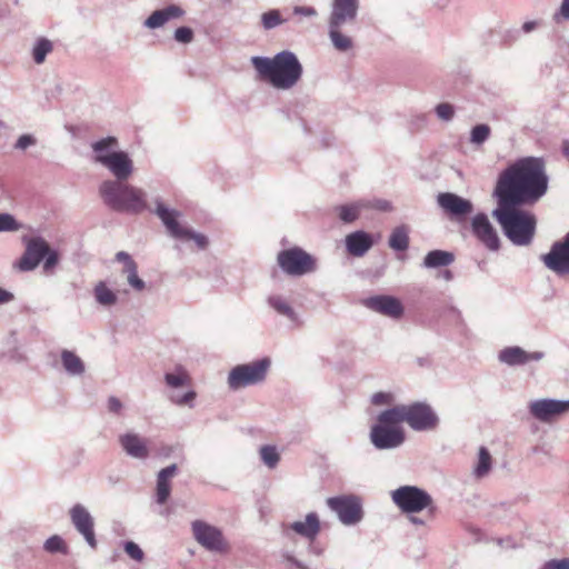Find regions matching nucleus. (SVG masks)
<instances>
[{
	"label": "nucleus",
	"instance_id": "obj_39",
	"mask_svg": "<svg viewBox=\"0 0 569 569\" xmlns=\"http://www.w3.org/2000/svg\"><path fill=\"white\" fill-rule=\"evenodd\" d=\"M164 381L171 388H180L189 383L190 377L182 367H178L174 372L164 375Z\"/></svg>",
	"mask_w": 569,
	"mask_h": 569
},
{
	"label": "nucleus",
	"instance_id": "obj_8",
	"mask_svg": "<svg viewBox=\"0 0 569 569\" xmlns=\"http://www.w3.org/2000/svg\"><path fill=\"white\" fill-rule=\"evenodd\" d=\"M393 503L407 515L418 513L428 509L430 516L435 512L433 499L423 489L416 486H401L391 491Z\"/></svg>",
	"mask_w": 569,
	"mask_h": 569
},
{
	"label": "nucleus",
	"instance_id": "obj_19",
	"mask_svg": "<svg viewBox=\"0 0 569 569\" xmlns=\"http://www.w3.org/2000/svg\"><path fill=\"white\" fill-rule=\"evenodd\" d=\"M437 202L446 213L457 219L466 218L473 211V204L470 200L452 192L439 193Z\"/></svg>",
	"mask_w": 569,
	"mask_h": 569
},
{
	"label": "nucleus",
	"instance_id": "obj_20",
	"mask_svg": "<svg viewBox=\"0 0 569 569\" xmlns=\"http://www.w3.org/2000/svg\"><path fill=\"white\" fill-rule=\"evenodd\" d=\"M101 164L114 176L113 181H127L133 172V162L124 151H112L101 159Z\"/></svg>",
	"mask_w": 569,
	"mask_h": 569
},
{
	"label": "nucleus",
	"instance_id": "obj_7",
	"mask_svg": "<svg viewBox=\"0 0 569 569\" xmlns=\"http://www.w3.org/2000/svg\"><path fill=\"white\" fill-rule=\"evenodd\" d=\"M388 413H390V409L380 412L377 417V423L370 430V441L379 450L398 448L406 439L398 419L388 417Z\"/></svg>",
	"mask_w": 569,
	"mask_h": 569
},
{
	"label": "nucleus",
	"instance_id": "obj_24",
	"mask_svg": "<svg viewBox=\"0 0 569 569\" xmlns=\"http://www.w3.org/2000/svg\"><path fill=\"white\" fill-rule=\"evenodd\" d=\"M186 11L179 4H169L162 9L154 10L144 21L143 27L149 30L162 28L172 20L181 19Z\"/></svg>",
	"mask_w": 569,
	"mask_h": 569
},
{
	"label": "nucleus",
	"instance_id": "obj_14",
	"mask_svg": "<svg viewBox=\"0 0 569 569\" xmlns=\"http://www.w3.org/2000/svg\"><path fill=\"white\" fill-rule=\"evenodd\" d=\"M69 516L77 532L83 537L91 549H97L98 541L94 532V518L90 511L83 505L76 503L69 510Z\"/></svg>",
	"mask_w": 569,
	"mask_h": 569
},
{
	"label": "nucleus",
	"instance_id": "obj_18",
	"mask_svg": "<svg viewBox=\"0 0 569 569\" xmlns=\"http://www.w3.org/2000/svg\"><path fill=\"white\" fill-rule=\"evenodd\" d=\"M471 231L488 250L498 251L500 249L498 232L486 213L480 212L473 216L471 219Z\"/></svg>",
	"mask_w": 569,
	"mask_h": 569
},
{
	"label": "nucleus",
	"instance_id": "obj_43",
	"mask_svg": "<svg viewBox=\"0 0 569 569\" xmlns=\"http://www.w3.org/2000/svg\"><path fill=\"white\" fill-rule=\"evenodd\" d=\"M173 38L179 43L188 44L193 41L194 33L189 27H179L174 30Z\"/></svg>",
	"mask_w": 569,
	"mask_h": 569
},
{
	"label": "nucleus",
	"instance_id": "obj_51",
	"mask_svg": "<svg viewBox=\"0 0 569 569\" xmlns=\"http://www.w3.org/2000/svg\"><path fill=\"white\" fill-rule=\"evenodd\" d=\"M107 408L109 412L120 415L123 409V405L119 398L111 396L108 398Z\"/></svg>",
	"mask_w": 569,
	"mask_h": 569
},
{
	"label": "nucleus",
	"instance_id": "obj_33",
	"mask_svg": "<svg viewBox=\"0 0 569 569\" xmlns=\"http://www.w3.org/2000/svg\"><path fill=\"white\" fill-rule=\"evenodd\" d=\"M268 305L279 315L288 318L291 321L297 319V313L290 303L279 295H272L268 297Z\"/></svg>",
	"mask_w": 569,
	"mask_h": 569
},
{
	"label": "nucleus",
	"instance_id": "obj_38",
	"mask_svg": "<svg viewBox=\"0 0 569 569\" xmlns=\"http://www.w3.org/2000/svg\"><path fill=\"white\" fill-rule=\"evenodd\" d=\"M53 44L47 38H40L36 41L32 48V58L37 64H42L46 60V57L52 52Z\"/></svg>",
	"mask_w": 569,
	"mask_h": 569
},
{
	"label": "nucleus",
	"instance_id": "obj_53",
	"mask_svg": "<svg viewBox=\"0 0 569 569\" xmlns=\"http://www.w3.org/2000/svg\"><path fill=\"white\" fill-rule=\"evenodd\" d=\"M542 569H569V559L547 561Z\"/></svg>",
	"mask_w": 569,
	"mask_h": 569
},
{
	"label": "nucleus",
	"instance_id": "obj_59",
	"mask_svg": "<svg viewBox=\"0 0 569 569\" xmlns=\"http://www.w3.org/2000/svg\"><path fill=\"white\" fill-rule=\"evenodd\" d=\"M527 357H528V362L529 361H539L543 358V352L541 351H535V352H527Z\"/></svg>",
	"mask_w": 569,
	"mask_h": 569
},
{
	"label": "nucleus",
	"instance_id": "obj_32",
	"mask_svg": "<svg viewBox=\"0 0 569 569\" xmlns=\"http://www.w3.org/2000/svg\"><path fill=\"white\" fill-rule=\"evenodd\" d=\"M93 296L96 301L102 307H112L118 302V296L114 291L107 287L106 282L99 281L94 289Z\"/></svg>",
	"mask_w": 569,
	"mask_h": 569
},
{
	"label": "nucleus",
	"instance_id": "obj_26",
	"mask_svg": "<svg viewBox=\"0 0 569 569\" xmlns=\"http://www.w3.org/2000/svg\"><path fill=\"white\" fill-rule=\"evenodd\" d=\"M372 244L371 236L365 231H355L346 237V248L353 257H362Z\"/></svg>",
	"mask_w": 569,
	"mask_h": 569
},
{
	"label": "nucleus",
	"instance_id": "obj_9",
	"mask_svg": "<svg viewBox=\"0 0 569 569\" xmlns=\"http://www.w3.org/2000/svg\"><path fill=\"white\" fill-rule=\"evenodd\" d=\"M154 213L164 224L171 237L182 240H193L199 249H204L208 246L206 236L182 227L178 221L181 213L166 207L160 199H156Z\"/></svg>",
	"mask_w": 569,
	"mask_h": 569
},
{
	"label": "nucleus",
	"instance_id": "obj_29",
	"mask_svg": "<svg viewBox=\"0 0 569 569\" xmlns=\"http://www.w3.org/2000/svg\"><path fill=\"white\" fill-rule=\"evenodd\" d=\"M498 359L510 367L522 366L528 362L527 351L517 346L502 349L498 355Z\"/></svg>",
	"mask_w": 569,
	"mask_h": 569
},
{
	"label": "nucleus",
	"instance_id": "obj_28",
	"mask_svg": "<svg viewBox=\"0 0 569 569\" xmlns=\"http://www.w3.org/2000/svg\"><path fill=\"white\" fill-rule=\"evenodd\" d=\"M60 358L62 367L69 376L79 377L84 373L86 365L73 351L63 349Z\"/></svg>",
	"mask_w": 569,
	"mask_h": 569
},
{
	"label": "nucleus",
	"instance_id": "obj_25",
	"mask_svg": "<svg viewBox=\"0 0 569 569\" xmlns=\"http://www.w3.org/2000/svg\"><path fill=\"white\" fill-rule=\"evenodd\" d=\"M116 260L123 262L122 273L127 276L129 286L136 291H142L146 288V282L138 276V264L126 251H119L116 254Z\"/></svg>",
	"mask_w": 569,
	"mask_h": 569
},
{
	"label": "nucleus",
	"instance_id": "obj_49",
	"mask_svg": "<svg viewBox=\"0 0 569 569\" xmlns=\"http://www.w3.org/2000/svg\"><path fill=\"white\" fill-rule=\"evenodd\" d=\"M371 401L376 406L391 405L393 402V396L389 392H377L372 396Z\"/></svg>",
	"mask_w": 569,
	"mask_h": 569
},
{
	"label": "nucleus",
	"instance_id": "obj_31",
	"mask_svg": "<svg viewBox=\"0 0 569 569\" xmlns=\"http://www.w3.org/2000/svg\"><path fill=\"white\" fill-rule=\"evenodd\" d=\"M368 206L369 201L360 200L355 203L339 206L336 208V210L341 221L350 223L358 219L360 211Z\"/></svg>",
	"mask_w": 569,
	"mask_h": 569
},
{
	"label": "nucleus",
	"instance_id": "obj_37",
	"mask_svg": "<svg viewBox=\"0 0 569 569\" xmlns=\"http://www.w3.org/2000/svg\"><path fill=\"white\" fill-rule=\"evenodd\" d=\"M259 456L262 463L269 469H274L280 461V453L278 448L273 445L261 446L259 449Z\"/></svg>",
	"mask_w": 569,
	"mask_h": 569
},
{
	"label": "nucleus",
	"instance_id": "obj_44",
	"mask_svg": "<svg viewBox=\"0 0 569 569\" xmlns=\"http://www.w3.org/2000/svg\"><path fill=\"white\" fill-rule=\"evenodd\" d=\"M19 228L20 224L12 214L0 212V232L17 231Z\"/></svg>",
	"mask_w": 569,
	"mask_h": 569
},
{
	"label": "nucleus",
	"instance_id": "obj_62",
	"mask_svg": "<svg viewBox=\"0 0 569 569\" xmlns=\"http://www.w3.org/2000/svg\"><path fill=\"white\" fill-rule=\"evenodd\" d=\"M286 559H287L289 562H291L292 565L295 563V560H297V559H296L293 556H291V555H287V556H286Z\"/></svg>",
	"mask_w": 569,
	"mask_h": 569
},
{
	"label": "nucleus",
	"instance_id": "obj_1",
	"mask_svg": "<svg viewBox=\"0 0 569 569\" xmlns=\"http://www.w3.org/2000/svg\"><path fill=\"white\" fill-rule=\"evenodd\" d=\"M547 189L545 161L527 157L517 160L499 174L492 197L496 200L529 204L538 201Z\"/></svg>",
	"mask_w": 569,
	"mask_h": 569
},
{
	"label": "nucleus",
	"instance_id": "obj_12",
	"mask_svg": "<svg viewBox=\"0 0 569 569\" xmlns=\"http://www.w3.org/2000/svg\"><path fill=\"white\" fill-rule=\"evenodd\" d=\"M270 360L264 358L250 363L236 366L228 376V386L232 390L260 383L264 380Z\"/></svg>",
	"mask_w": 569,
	"mask_h": 569
},
{
	"label": "nucleus",
	"instance_id": "obj_22",
	"mask_svg": "<svg viewBox=\"0 0 569 569\" xmlns=\"http://www.w3.org/2000/svg\"><path fill=\"white\" fill-rule=\"evenodd\" d=\"M321 529L319 517L316 512H310L306 516L305 520H298L283 527V533L290 537V531L298 536L313 541L319 535Z\"/></svg>",
	"mask_w": 569,
	"mask_h": 569
},
{
	"label": "nucleus",
	"instance_id": "obj_41",
	"mask_svg": "<svg viewBox=\"0 0 569 569\" xmlns=\"http://www.w3.org/2000/svg\"><path fill=\"white\" fill-rule=\"evenodd\" d=\"M491 129L488 124H477L471 129L470 142L473 144H482L490 137Z\"/></svg>",
	"mask_w": 569,
	"mask_h": 569
},
{
	"label": "nucleus",
	"instance_id": "obj_40",
	"mask_svg": "<svg viewBox=\"0 0 569 569\" xmlns=\"http://www.w3.org/2000/svg\"><path fill=\"white\" fill-rule=\"evenodd\" d=\"M284 19H282L281 13L278 9H271L261 14V23L264 30H271L277 28L278 26L284 23Z\"/></svg>",
	"mask_w": 569,
	"mask_h": 569
},
{
	"label": "nucleus",
	"instance_id": "obj_61",
	"mask_svg": "<svg viewBox=\"0 0 569 569\" xmlns=\"http://www.w3.org/2000/svg\"><path fill=\"white\" fill-rule=\"evenodd\" d=\"M293 566H296L298 569H308V567L299 560H295Z\"/></svg>",
	"mask_w": 569,
	"mask_h": 569
},
{
	"label": "nucleus",
	"instance_id": "obj_42",
	"mask_svg": "<svg viewBox=\"0 0 569 569\" xmlns=\"http://www.w3.org/2000/svg\"><path fill=\"white\" fill-rule=\"evenodd\" d=\"M43 548L46 551L51 552V553L61 552V553L66 555L68 552L66 542L63 541V539L60 536H57V535L48 538L43 545Z\"/></svg>",
	"mask_w": 569,
	"mask_h": 569
},
{
	"label": "nucleus",
	"instance_id": "obj_52",
	"mask_svg": "<svg viewBox=\"0 0 569 569\" xmlns=\"http://www.w3.org/2000/svg\"><path fill=\"white\" fill-rule=\"evenodd\" d=\"M36 143V139L31 134H22L17 140L14 147L17 149L26 150L28 147L33 146Z\"/></svg>",
	"mask_w": 569,
	"mask_h": 569
},
{
	"label": "nucleus",
	"instance_id": "obj_17",
	"mask_svg": "<svg viewBox=\"0 0 569 569\" xmlns=\"http://www.w3.org/2000/svg\"><path fill=\"white\" fill-rule=\"evenodd\" d=\"M48 250L49 244L44 239L40 237L31 238L28 240L26 250L22 257L14 263V267L23 272L32 271L44 259Z\"/></svg>",
	"mask_w": 569,
	"mask_h": 569
},
{
	"label": "nucleus",
	"instance_id": "obj_34",
	"mask_svg": "<svg viewBox=\"0 0 569 569\" xmlns=\"http://www.w3.org/2000/svg\"><path fill=\"white\" fill-rule=\"evenodd\" d=\"M389 246L396 251H405L409 247V229L406 226L395 228L389 238Z\"/></svg>",
	"mask_w": 569,
	"mask_h": 569
},
{
	"label": "nucleus",
	"instance_id": "obj_54",
	"mask_svg": "<svg viewBox=\"0 0 569 569\" xmlns=\"http://www.w3.org/2000/svg\"><path fill=\"white\" fill-rule=\"evenodd\" d=\"M559 18L569 20V0L561 1L559 10L553 16L556 21H559Z\"/></svg>",
	"mask_w": 569,
	"mask_h": 569
},
{
	"label": "nucleus",
	"instance_id": "obj_55",
	"mask_svg": "<svg viewBox=\"0 0 569 569\" xmlns=\"http://www.w3.org/2000/svg\"><path fill=\"white\" fill-rule=\"evenodd\" d=\"M367 208H376L381 211H388V210H390L391 204L387 200L378 199V200H375L373 202L369 201V206Z\"/></svg>",
	"mask_w": 569,
	"mask_h": 569
},
{
	"label": "nucleus",
	"instance_id": "obj_47",
	"mask_svg": "<svg viewBox=\"0 0 569 569\" xmlns=\"http://www.w3.org/2000/svg\"><path fill=\"white\" fill-rule=\"evenodd\" d=\"M43 270L44 272H51L59 261L58 252L49 248L47 256L44 257Z\"/></svg>",
	"mask_w": 569,
	"mask_h": 569
},
{
	"label": "nucleus",
	"instance_id": "obj_63",
	"mask_svg": "<svg viewBox=\"0 0 569 569\" xmlns=\"http://www.w3.org/2000/svg\"><path fill=\"white\" fill-rule=\"evenodd\" d=\"M445 278H446L447 280H450V279H451V272H450L449 270H446V271H445Z\"/></svg>",
	"mask_w": 569,
	"mask_h": 569
},
{
	"label": "nucleus",
	"instance_id": "obj_4",
	"mask_svg": "<svg viewBox=\"0 0 569 569\" xmlns=\"http://www.w3.org/2000/svg\"><path fill=\"white\" fill-rule=\"evenodd\" d=\"M99 193L113 211L140 213L148 209L146 192L127 181L106 180L100 184Z\"/></svg>",
	"mask_w": 569,
	"mask_h": 569
},
{
	"label": "nucleus",
	"instance_id": "obj_23",
	"mask_svg": "<svg viewBox=\"0 0 569 569\" xmlns=\"http://www.w3.org/2000/svg\"><path fill=\"white\" fill-rule=\"evenodd\" d=\"M122 450L131 458L146 460L150 450L148 440L136 432H126L119 437Z\"/></svg>",
	"mask_w": 569,
	"mask_h": 569
},
{
	"label": "nucleus",
	"instance_id": "obj_5",
	"mask_svg": "<svg viewBox=\"0 0 569 569\" xmlns=\"http://www.w3.org/2000/svg\"><path fill=\"white\" fill-rule=\"evenodd\" d=\"M359 8V0H332L331 2L328 37L339 52H347L353 48V40L343 32V27L356 22Z\"/></svg>",
	"mask_w": 569,
	"mask_h": 569
},
{
	"label": "nucleus",
	"instance_id": "obj_16",
	"mask_svg": "<svg viewBox=\"0 0 569 569\" xmlns=\"http://www.w3.org/2000/svg\"><path fill=\"white\" fill-rule=\"evenodd\" d=\"M545 266L555 273H569V232L561 241H556L550 251L541 257Z\"/></svg>",
	"mask_w": 569,
	"mask_h": 569
},
{
	"label": "nucleus",
	"instance_id": "obj_11",
	"mask_svg": "<svg viewBox=\"0 0 569 569\" xmlns=\"http://www.w3.org/2000/svg\"><path fill=\"white\" fill-rule=\"evenodd\" d=\"M277 262L284 273L293 277L311 273L317 269L316 259L299 247L281 250Z\"/></svg>",
	"mask_w": 569,
	"mask_h": 569
},
{
	"label": "nucleus",
	"instance_id": "obj_50",
	"mask_svg": "<svg viewBox=\"0 0 569 569\" xmlns=\"http://www.w3.org/2000/svg\"><path fill=\"white\" fill-rule=\"evenodd\" d=\"M194 398H196V392L188 391L182 396L172 395L170 397V400L172 402H174L176 405L183 406V405H188V403L192 402L194 400Z\"/></svg>",
	"mask_w": 569,
	"mask_h": 569
},
{
	"label": "nucleus",
	"instance_id": "obj_56",
	"mask_svg": "<svg viewBox=\"0 0 569 569\" xmlns=\"http://www.w3.org/2000/svg\"><path fill=\"white\" fill-rule=\"evenodd\" d=\"M14 299V295L0 287V306L7 305Z\"/></svg>",
	"mask_w": 569,
	"mask_h": 569
},
{
	"label": "nucleus",
	"instance_id": "obj_60",
	"mask_svg": "<svg viewBox=\"0 0 569 569\" xmlns=\"http://www.w3.org/2000/svg\"><path fill=\"white\" fill-rule=\"evenodd\" d=\"M562 152L566 156V158L569 160V141L566 140L562 143Z\"/></svg>",
	"mask_w": 569,
	"mask_h": 569
},
{
	"label": "nucleus",
	"instance_id": "obj_35",
	"mask_svg": "<svg viewBox=\"0 0 569 569\" xmlns=\"http://www.w3.org/2000/svg\"><path fill=\"white\" fill-rule=\"evenodd\" d=\"M118 144L114 137H107L92 143V150L94 153V161L101 164L103 157H110L113 148Z\"/></svg>",
	"mask_w": 569,
	"mask_h": 569
},
{
	"label": "nucleus",
	"instance_id": "obj_15",
	"mask_svg": "<svg viewBox=\"0 0 569 569\" xmlns=\"http://www.w3.org/2000/svg\"><path fill=\"white\" fill-rule=\"evenodd\" d=\"M530 415L541 422H551L569 412V400L538 399L528 406Z\"/></svg>",
	"mask_w": 569,
	"mask_h": 569
},
{
	"label": "nucleus",
	"instance_id": "obj_3",
	"mask_svg": "<svg viewBox=\"0 0 569 569\" xmlns=\"http://www.w3.org/2000/svg\"><path fill=\"white\" fill-rule=\"evenodd\" d=\"M521 206L525 204L497 200V208L492 211L505 236L516 246L529 244L536 230L535 216L520 209Z\"/></svg>",
	"mask_w": 569,
	"mask_h": 569
},
{
	"label": "nucleus",
	"instance_id": "obj_6",
	"mask_svg": "<svg viewBox=\"0 0 569 569\" xmlns=\"http://www.w3.org/2000/svg\"><path fill=\"white\" fill-rule=\"evenodd\" d=\"M388 417L398 419L399 423L407 422L415 431L433 430L439 423L437 413L426 402L395 406Z\"/></svg>",
	"mask_w": 569,
	"mask_h": 569
},
{
	"label": "nucleus",
	"instance_id": "obj_21",
	"mask_svg": "<svg viewBox=\"0 0 569 569\" xmlns=\"http://www.w3.org/2000/svg\"><path fill=\"white\" fill-rule=\"evenodd\" d=\"M363 305L368 309L392 319H399L403 315V307L400 300L392 296L379 295L369 297L363 301Z\"/></svg>",
	"mask_w": 569,
	"mask_h": 569
},
{
	"label": "nucleus",
	"instance_id": "obj_58",
	"mask_svg": "<svg viewBox=\"0 0 569 569\" xmlns=\"http://www.w3.org/2000/svg\"><path fill=\"white\" fill-rule=\"evenodd\" d=\"M408 520L415 526H425L426 525V521L422 518L415 516V513L409 515Z\"/></svg>",
	"mask_w": 569,
	"mask_h": 569
},
{
	"label": "nucleus",
	"instance_id": "obj_48",
	"mask_svg": "<svg viewBox=\"0 0 569 569\" xmlns=\"http://www.w3.org/2000/svg\"><path fill=\"white\" fill-rule=\"evenodd\" d=\"M295 16H301L306 18H316L318 17V11L313 7L308 6H296L292 9Z\"/></svg>",
	"mask_w": 569,
	"mask_h": 569
},
{
	"label": "nucleus",
	"instance_id": "obj_46",
	"mask_svg": "<svg viewBox=\"0 0 569 569\" xmlns=\"http://www.w3.org/2000/svg\"><path fill=\"white\" fill-rule=\"evenodd\" d=\"M436 113L439 119L450 121L453 118L455 109L449 103H439L436 107Z\"/></svg>",
	"mask_w": 569,
	"mask_h": 569
},
{
	"label": "nucleus",
	"instance_id": "obj_10",
	"mask_svg": "<svg viewBox=\"0 0 569 569\" xmlns=\"http://www.w3.org/2000/svg\"><path fill=\"white\" fill-rule=\"evenodd\" d=\"M191 532L197 543L210 552L223 555L230 550L229 541L217 526L197 519L191 522Z\"/></svg>",
	"mask_w": 569,
	"mask_h": 569
},
{
	"label": "nucleus",
	"instance_id": "obj_30",
	"mask_svg": "<svg viewBox=\"0 0 569 569\" xmlns=\"http://www.w3.org/2000/svg\"><path fill=\"white\" fill-rule=\"evenodd\" d=\"M455 260L453 253L449 251L443 250H432L429 251L425 259H423V266L426 268H439V267H447L451 264Z\"/></svg>",
	"mask_w": 569,
	"mask_h": 569
},
{
	"label": "nucleus",
	"instance_id": "obj_2",
	"mask_svg": "<svg viewBox=\"0 0 569 569\" xmlns=\"http://www.w3.org/2000/svg\"><path fill=\"white\" fill-rule=\"evenodd\" d=\"M251 64L262 80L279 90L293 88L302 77V64L297 56L289 50H283L274 57L254 56L250 59Z\"/></svg>",
	"mask_w": 569,
	"mask_h": 569
},
{
	"label": "nucleus",
	"instance_id": "obj_36",
	"mask_svg": "<svg viewBox=\"0 0 569 569\" xmlns=\"http://www.w3.org/2000/svg\"><path fill=\"white\" fill-rule=\"evenodd\" d=\"M492 466V458L489 450L486 447H480L478 452V460L473 468V476L477 479L486 477Z\"/></svg>",
	"mask_w": 569,
	"mask_h": 569
},
{
	"label": "nucleus",
	"instance_id": "obj_13",
	"mask_svg": "<svg viewBox=\"0 0 569 569\" xmlns=\"http://www.w3.org/2000/svg\"><path fill=\"white\" fill-rule=\"evenodd\" d=\"M327 506L336 512L345 526H353L363 518L361 500L353 495H342L327 499Z\"/></svg>",
	"mask_w": 569,
	"mask_h": 569
},
{
	"label": "nucleus",
	"instance_id": "obj_57",
	"mask_svg": "<svg viewBox=\"0 0 569 569\" xmlns=\"http://www.w3.org/2000/svg\"><path fill=\"white\" fill-rule=\"evenodd\" d=\"M541 24L540 21H537V20H532V21H526L521 29L525 33H530L532 32L533 30H536L539 26Z\"/></svg>",
	"mask_w": 569,
	"mask_h": 569
},
{
	"label": "nucleus",
	"instance_id": "obj_45",
	"mask_svg": "<svg viewBox=\"0 0 569 569\" xmlns=\"http://www.w3.org/2000/svg\"><path fill=\"white\" fill-rule=\"evenodd\" d=\"M123 549L126 553L137 562H142L144 559V552L142 549L133 541H126L123 543Z\"/></svg>",
	"mask_w": 569,
	"mask_h": 569
},
{
	"label": "nucleus",
	"instance_id": "obj_27",
	"mask_svg": "<svg viewBox=\"0 0 569 569\" xmlns=\"http://www.w3.org/2000/svg\"><path fill=\"white\" fill-rule=\"evenodd\" d=\"M177 465L172 463L158 472L156 501L159 505H163L167 502L171 492V485L169 480L177 473Z\"/></svg>",
	"mask_w": 569,
	"mask_h": 569
}]
</instances>
